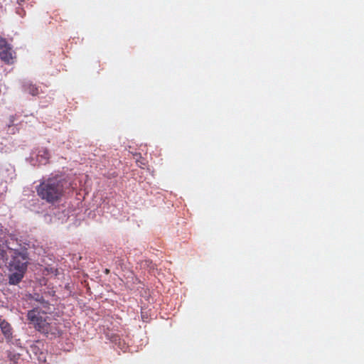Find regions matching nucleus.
Masks as SVG:
<instances>
[{
    "label": "nucleus",
    "mask_w": 364,
    "mask_h": 364,
    "mask_svg": "<svg viewBox=\"0 0 364 364\" xmlns=\"http://www.w3.org/2000/svg\"><path fill=\"white\" fill-rule=\"evenodd\" d=\"M66 181L58 176L48 178L36 188L38 196L48 203L53 204L60 200L65 191Z\"/></svg>",
    "instance_id": "nucleus-2"
},
{
    "label": "nucleus",
    "mask_w": 364,
    "mask_h": 364,
    "mask_svg": "<svg viewBox=\"0 0 364 364\" xmlns=\"http://www.w3.org/2000/svg\"><path fill=\"white\" fill-rule=\"evenodd\" d=\"M7 252L6 250L0 249V259L3 260H7Z\"/></svg>",
    "instance_id": "nucleus-10"
},
{
    "label": "nucleus",
    "mask_w": 364,
    "mask_h": 364,
    "mask_svg": "<svg viewBox=\"0 0 364 364\" xmlns=\"http://www.w3.org/2000/svg\"><path fill=\"white\" fill-rule=\"evenodd\" d=\"M11 259L8 263L9 271V284H18L23 278L28 264V257L26 252H21L18 250L9 251Z\"/></svg>",
    "instance_id": "nucleus-3"
},
{
    "label": "nucleus",
    "mask_w": 364,
    "mask_h": 364,
    "mask_svg": "<svg viewBox=\"0 0 364 364\" xmlns=\"http://www.w3.org/2000/svg\"><path fill=\"white\" fill-rule=\"evenodd\" d=\"M49 311L40 310L39 307H36L28 311V319L38 331L47 336H60L62 333L61 329L57 322L47 315Z\"/></svg>",
    "instance_id": "nucleus-1"
},
{
    "label": "nucleus",
    "mask_w": 364,
    "mask_h": 364,
    "mask_svg": "<svg viewBox=\"0 0 364 364\" xmlns=\"http://www.w3.org/2000/svg\"><path fill=\"white\" fill-rule=\"evenodd\" d=\"M33 299L38 301L40 304L39 309H46V310H50V304L48 301H46L43 296L40 295L39 294H34L32 296Z\"/></svg>",
    "instance_id": "nucleus-8"
},
{
    "label": "nucleus",
    "mask_w": 364,
    "mask_h": 364,
    "mask_svg": "<svg viewBox=\"0 0 364 364\" xmlns=\"http://www.w3.org/2000/svg\"><path fill=\"white\" fill-rule=\"evenodd\" d=\"M30 0H17V4L19 6H23L24 4H26L28 1Z\"/></svg>",
    "instance_id": "nucleus-13"
},
{
    "label": "nucleus",
    "mask_w": 364,
    "mask_h": 364,
    "mask_svg": "<svg viewBox=\"0 0 364 364\" xmlns=\"http://www.w3.org/2000/svg\"><path fill=\"white\" fill-rule=\"evenodd\" d=\"M50 154L46 149L42 148L39 149L37 154V159L39 163L46 164L48 163Z\"/></svg>",
    "instance_id": "nucleus-9"
},
{
    "label": "nucleus",
    "mask_w": 364,
    "mask_h": 364,
    "mask_svg": "<svg viewBox=\"0 0 364 364\" xmlns=\"http://www.w3.org/2000/svg\"><path fill=\"white\" fill-rule=\"evenodd\" d=\"M41 345V343L37 341L36 343L31 345L29 348V352L33 354L36 357V359L40 361L45 359L42 348L40 347Z\"/></svg>",
    "instance_id": "nucleus-5"
},
{
    "label": "nucleus",
    "mask_w": 364,
    "mask_h": 364,
    "mask_svg": "<svg viewBox=\"0 0 364 364\" xmlns=\"http://www.w3.org/2000/svg\"><path fill=\"white\" fill-rule=\"evenodd\" d=\"M16 13L21 17L24 16L26 14L24 9L22 6H19L16 9Z\"/></svg>",
    "instance_id": "nucleus-11"
},
{
    "label": "nucleus",
    "mask_w": 364,
    "mask_h": 364,
    "mask_svg": "<svg viewBox=\"0 0 364 364\" xmlns=\"http://www.w3.org/2000/svg\"><path fill=\"white\" fill-rule=\"evenodd\" d=\"M23 89L25 92H28L33 96H37L40 93L38 87L36 84H33L32 82L28 80L23 82Z\"/></svg>",
    "instance_id": "nucleus-6"
},
{
    "label": "nucleus",
    "mask_w": 364,
    "mask_h": 364,
    "mask_svg": "<svg viewBox=\"0 0 364 364\" xmlns=\"http://www.w3.org/2000/svg\"><path fill=\"white\" fill-rule=\"evenodd\" d=\"M0 328L6 338L10 339L12 337V328L11 324L5 320L0 319Z\"/></svg>",
    "instance_id": "nucleus-7"
},
{
    "label": "nucleus",
    "mask_w": 364,
    "mask_h": 364,
    "mask_svg": "<svg viewBox=\"0 0 364 364\" xmlns=\"http://www.w3.org/2000/svg\"><path fill=\"white\" fill-rule=\"evenodd\" d=\"M19 359H20L19 358V355H14L13 356V358L11 359V360L12 362L11 364H18Z\"/></svg>",
    "instance_id": "nucleus-12"
},
{
    "label": "nucleus",
    "mask_w": 364,
    "mask_h": 364,
    "mask_svg": "<svg viewBox=\"0 0 364 364\" xmlns=\"http://www.w3.org/2000/svg\"><path fill=\"white\" fill-rule=\"evenodd\" d=\"M0 58L5 63L11 65L14 62L16 53L6 40L0 36Z\"/></svg>",
    "instance_id": "nucleus-4"
}]
</instances>
